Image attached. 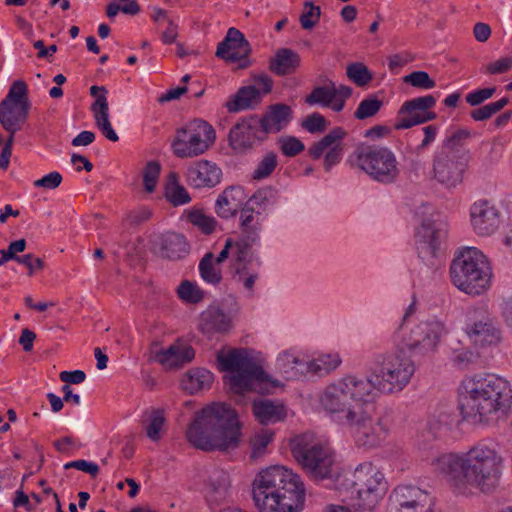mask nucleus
Listing matches in <instances>:
<instances>
[{
	"label": "nucleus",
	"mask_w": 512,
	"mask_h": 512,
	"mask_svg": "<svg viewBox=\"0 0 512 512\" xmlns=\"http://www.w3.org/2000/svg\"><path fill=\"white\" fill-rule=\"evenodd\" d=\"M243 200V188L240 186H230L218 196L215 203L216 213L223 219H229L236 214Z\"/></svg>",
	"instance_id": "2f4dec72"
},
{
	"label": "nucleus",
	"mask_w": 512,
	"mask_h": 512,
	"mask_svg": "<svg viewBox=\"0 0 512 512\" xmlns=\"http://www.w3.org/2000/svg\"><path fill=\"white\" fill-rule=\"evenodd\" d=\"M341 363L338 354H323L307 362L306 371L317 375H326L336 369Z\"/></svg>",
	"instance_id": "37998d69"
},
{
	"label": "nucleus",
	"mask_w": 512,
	"mask_h": 512,
	"mask_svg": "<svg viewBox=\"0 0 512 512\" xmlns=\"http://www.w3.org/2000/svg\"><path fill=\"white\" fill-rule=\"evenodd\" d=\"M161 171V165L157 161H149L143 170V183L145 190L149 193L155 190L159 175Z\"/></svg>",
	"instance_id": "4d7b16f0"
},
{
	"label": "nucleus",
	"mask_w": 512,
	"mask_h": 512,
	"mask_svg": "<svg viewBox=\"0 0 512 512\" xmlns=\"http://www.w3.org/2000/svg\"><path fill=\"white\" fill-rule=\"evenodd\" d=\"M165 196L167 200L174 206L187 204L191 201V197L186 188L178 183L176 173H171L165 188Z\"/></svg>",
	"instance_id": "c03bdc74"
},
{
	"label": "nucleus",
	"mask_w": 512,
	"mask_h": 512,
	"mask_svg": "<svg viewBox=\"0 0 512 512\" xmlns=\"http://www.w3.org/2000/svg\"><path fill=\"white\" fill-rule=\"evenodd\" d=\"M306 364L307 362L304 361L294 349L281 352L276 359L277 369L285 375L287 379H292L299 373L302 374L306 370Z\"/></svg>",
	"instance_id": "4c0bfd02"
},
{
	"label": "nucleus",
	"mask_w": 512,
	"mask_h": 512,
	"mask_svg": "<svg viewBox=\"0 0 512 512\" xmlns=\"http://www.w3.org/2000/svg\"><path fill=\"white\" fill-rule=\"evenodd\" d=\"M479 358V354L469 349H462L454 351L453 363L459 369H468L471 365L476 363Z\"/></svg>",
	"instance_id": "680f3d73"
},
{
	"label": "nucleus",
	"mask_w": 512,
	"mask_h": 512,
	"mask_svg": "<svg viewBox=\"0 0 512 512\" xmlns=\"http://www.w3.org/2000/svg\"><path fill=\"white\" fill-rule=\"evenodd\" d=\"M261 101L262 98L256 91V86L247 85L239 88L238 91L227 100L225 107L228 112L236 113L254 109L261 103Z\"/></svg>",
	"instance_id": "c9c22d12"
},
{
	"label": "nucleus",
	"mask_w": 512,
	"mask_h": 512,
	"mask_svg": "<svg viewBox=\"0 0 512 512\" xmlns=\"http://www.w3.org/2000/svg\"><path fill=\"white\" fill-rule=\"evenodd\" d=\"M241 437L236 411L228 404L215 402L195 414L186 430L187 441L203 451L227 450Z\"/></svg>",
	"instance_id": "f03ea898"
},
{
	"label": "nucleus",
	"mask_w": 512,
	"mask_h": 512,
	"mask_svg": "<svg viewBox=\"0 0 512 512\" xmlns=\"http://www.w3.org/2000/svg\"><path fill=\"white\" fill-rule=\"evenodd\" d=\"M415 249L420 261L431 272L425 284L430 292L444 287L445 254L440 248V238L435 226H417Z\"/></svg>",
	"instance_id": "9b49d317"
},
{
	"label": "nucleus",
	"mask_w": 512,
	"mask_h": 512,
	"mask_svg": "<svg viewBox=\"0 0 512 512\" xmlns=\"http://www.w3.org/2000/svg\"><path fill=\"white\" fill-rule=\"evenodd\" d=\"M300 55L289 48H280L269 61V70L277 76L294 73L300 66Z\"/></svg>",
	"instance_id": "72a5a7b5"
},
{
	"label": "nucleus",
	"mask_w": 512,
	"mask_h": 512,
	"mask_svg": "<svg viewBox=\"0 0 512 512\" xmlns=\"http://www.w3.org/2000/svg\"><path fill=\"white\" fill-rule=\"evenodd\" d=\"M347 132L341 127H335L319 141L310 146L308 153L317 160L324 156V168L329 171L340 163L344 154L343 140Z\"/></svg>",
	"instance_id": "6ab92c4d"
},
{
	"label": "nucleus",
	"mask_w": 512,
	"mask_h": 512,
	"mask_svg": "<svg viewBox=\"0 0 512 512\" xmlns=\"http://www.w3.org/2000/svg\"><path fill=\"white\" fill-rule=\"evenodd\" d=\"M432 174L441 184L448 181V139L443 140L433 154Z\"/></svg>",
	"instance_id": "79ce46f5"
},
{
	"label": "nucleus",
	"mask_w": 512,
	"mask_h": 512,
	"mask_svg": "<svg viewBox=\"0 0 512 512\" xmlns=\"http://www.w3.org/2000/svg\"><path fill=\"white\" fill-rule=\"evenodd\" d=\"M319 404L330 419L343 426L362 408L360 404H353L341 378L328 384L319 396Z\"/></svg>",
	"instance_id": "dca6fc26"
},
{
	"label": "nucleus",
	"mask_w": 512,
	"mask_h": 512,
	"mask_svg": "<svg viewBox=\"0 0 512 512\" xmlns=\"http://www.w3.org/2000/svg\"><path fill=\"white\" fill-rule=\"evenodd\" d=\"M96 127L100 130V132L110 141L117 142L119 137L115 130L113 129L109 115L101 116L94 118Z\"/></svg>",
	"instance_id": "338daca9"
},
{
	"label": "nucleus",
	"mask_w": 512,
	"mask_h": 512,
	"mask_svg": "<svg viewBox=\"0 0 512 512\" xmlns=\"http://www.w3.org/2000/svg\"><path fill=\"white\" fill-rule=\"evenodd\" d=\"M31 102L28 87L23 80L14 81L0 102V124L9 134L20 131L29 116Z\"/></svg>",
	"instance_id": "4468645a"
},
{
	"label": "nucleus",
	"mask_w": 512,
	"mask_h": 512,
	"mask_svg": "<svg viewBox=\"0 0 512 512\" xmlns=\"http://www.w3.org/2000/svg\"><path fill=\"white\" fill-rule=\"evenodd\" d=\"M445 331V323L436 319L420 321L408 331L395 332V341L400 351L407 352L410 357L430 359L438 350L441 336Z\"/></svg>",
	"instance_id": "1a4fd4ad"
},
{
	"label": "nucleus",
	"mask_w": 512,
	"mask_h": 512,
	"mask_svg": "<svg viewBox=\"0 0 512 512\" xmlns=\"http://www.w3.org/2000/svg\"><path fill=\"white\" fill-rule=\"evenodd\" d=\"M213 379V374L207 369H192L182 378L181 386L189 394H195L208 389L213 383Z\"/></svg>",
	"instance_id": "58836bf2"
},
{
	"label": "nucleus",
	"mask_w": 512,
	"mask_h": 512,
	"mask_svg": "<svg viewBox=\"0 0 512 512\" xmlns=\"http://www.w3.org/2000/svg\"><path fill=\"white\" fill-rule=\"evenodd\" d=\"M337 486L341 492L348 494L346 505L360 504L376 507L388 490L384 474L371 462H363L340 482Z\"/></svg>",
	"instance_id": "0eeeda50"
},
{
	"label": "nucleus",
	"mask_w": 512,
	"mask_h": 512,
	"mask_svg": "<svg viewBox=\"0 0 512 512\" xmlns=\"http://www.w3.org/2000/svg\"><path fill=\"white\" fill-rule=\"evenodd\" d=\"M107 93L108 91L105 86L93 85L90 87V95L95 98L91 105L94 118L109 115Z\"/></svg>",
	"instance_id": "49530a36"
},
{
	"label": "nucleus",
	"mask_w": 512,
	"mask_h": 512,
	"mask_svg": "<svg viewBox=\"0 0 512 512\" xmlns=\"http://www.w3.org/2000/svg\"><path fill=\"white\" fill-rule=\"evenodd\" d=\"M279 144L282 153L287 157H294L305 149L304 143L294 136L281 138Z\"/></svg>",
	"instance_id": "13d9d810"
},
{
	"label": "nucleus",
	"mask_w": 512,
	"mask_h": 512,
	"mask_svg": "<svg viewBox=\"0 0 512 512\" xmlns=\"http://www.w3.org/2000/svg\"><path fill=\"white\" fill-rule=\"evenodd\" d=\"M469 212L472 224H495L504 221L502 211L488 199H479L472 203Z\"/></svg>",
	"instance_id": "f704fd0d"
},
{
	"label": "nucleus",
	"mask_w": 512,
	"mask_h": 512,
	"mask_svg": "<svg viewBox=\"0 0 512 512\" xmlns=\"http://www.w3.org/2000/svg\"><path fill=\"white\" fill-rule=\"evenodd\" d=\"M215 139L212 125L202 119H194L176 130L171 148L178 158H193L204 154Z\"/></svg>",
	"instance_id": "f8f14e48"
},
{
	"label": "nucleus",
	"mask_w": 512,
	"mask_h": 512,
	"mask_svg": "<svg viewBox=\"0 0 512 512\" xmlns=\"http://www.w3.org/2000/svg\"><path fill=\"white\" fill-rule=\"evenodd\" d=\"M214 255L211 252L206 253L199 262V273L201 278L209 284L217 285L222 280L221 269L213 262Z\"/></svg>",
	"instance_id": "a18cd8bd"
},
{
	"label": "nucleus",
	"mask_w": 512,
	"mask_h": 512,
	"mask_svg": "<svg viewBox=\"0 0 512 512\" xmlns=\"http://www.w3.org/2000/svg\"><path fill=\"white\" fill-rule=\"evenodd\" d=\"M292 454L308 476L314 480L331 479L336 474L332 449L312 434H303L292 442Z\"/></svg>",
	"instance_id": "6e6552de"
},
{
	"label": "nucleus",
	"mask_w": 512,
	"mask_h": 512,
	"mask_svg": "<svg viewBox=\"0 0 512 512\" xmlns=\"http://www.w3.org/2000/svg\"><path fill=\"white\" fill-rule=\"evenodd\" d=\"M241 233L235 243V259L245 260L253 258L250 249L258 243L259 234L256 226H240Z\"/></svg>",
	"instance_id": "a19ab883"
},
{
	"label": "nucleus",
	"mask_w": 512,
	"mask_h": 512,
	"mask_svg": "<svg viewBox=\"0 0 512 512\" xmlns=\"http://www.w3.org/2000/svg\"><path fill=\"white\" fill-rule=\"evenodd\" d=\"M251 80V85L256 86V91L262 99L272 91L273 80L268 74L264 72L255 73L251 76Z\"/></svg>",
	"instance_id": "e2e57ef3"
},
{
	"label": "nucleus",
	"mask_w": 512,
	"mask_h": 512,
	"mask_svg": "<svg viewBox=\"0 0 512 512\" xmlns=\"http://www.w3.org/2000/svg\"><path fill=\"white\" fill-rule=\"evenodd\" d=\"M149 245L155 255L169 260L182 259L190 251V246L185 237L174 231L152 234L149 239Z\"/></svg>",
	"instance_id": "5701e85b"
},
{
	"label": "nucleus",
	"mask_w": 512,
	"mask_h": 512,
	"mask_svg": "<svg viewBox=\"0 0 512 512\" xmlns=\"http://www.w3.org/2000/svg\"><path fill=\"white\" fill-rule=\"evenodd\" d=\"M358 448L370 450L385 441L389 428L381 418L374 419L363 407L344 425Z\"/></svg>",
	"instance_id": "2eb2a0df"
},
{
	"label": "nucleus",
	"mask_w": 512,
	"mask_h": 512,
	"mask_svg": "<svg viewBox=\"0 0 512 512\" xmlns=\"http://www.w3.org/2000/svg\"><path fill=\"white\" fill-rule=\"evenodd\" d=\"M352 95V88L346 85L336 86L329 80L325 85L316 86L306 96L305 103L310 106L319 105L330 108L334 112L344 109L347 99Z\"/></svg>",
	"instance_id": "aec40b11"
},
{
	"label": "nucleus",
	"mask_w": 512,
	"mask_h": 512,
	"mask_svg": "<svg viewBox=\"0 0 512 512\" xmlns=\"http://www.w3.org/2000/svg\"><path fill=\"white\" fill-rule=\"evenodd\" d=\"M251 53L249 42L242 32L236 28H229L225 38L218 44L216 56L231 62L239 63V68L245 69L251 65L248 56Z\"/></svg>",
	"instance_id": "412c9836"
},
{
	"label": "nucleus",
	"mask_w": 512,
	"mask_h": 512,
	"mask_svg": "<svg viewBox=\"0 0 512 512\" xmlns=\"http://www.w3.org/2000/svg\"><path fill=\"white\" fill-rule=\"evenodd\" d=\"M356 165L375 182L388 185L400 176L395 153L383 145H363L355 151Z\"/></svg>",
	"instance_id": "9d476101"
},
{
	"label": "nucleus",
	"mask_w": 512,
	"mask_h": 512,
	"mask_svg": "<svg viewBox=\"0 0 512 512\" xmlns=\"http://www.w3.org/2000/svg\"><path fill=\"white\" fill-rule=\"evenodd\" d=\"M325 512H376L375 507H367L366 505H328Z\"/></svg>",
	"instance_id": "774afa93"
},
{
	"label": "nucleus",
	"mask_w": 512,
	"mask_h": 512,
	"mask_svg": "<svg viewBox=\"0 0 512 512\" xmlns=\"http://www.w3.org/2000/svg\"><path fill=\"white\" fill-rule=\"evenodd\" d=\"M195 352L191 346L172 344L167 349L156 353L155 360L165 368H179L194 358Z\"/></svg>",
	"instance_id": "7c9ffc66"
},
{
	"label": "nucleus",
	"mask_w": 512,
	"mask_h": 512,
	"mask_svg": "<svg viewBox=\"0 0 512 512\" xmlns=\"http://www.w3.org/2000/svg\"><path fill=\"white\" fill-rule=\"evenodd\" d=\"M353 404H364L372 402L380 392L378 381L374 378V372L368 377L357 375H346L341 378Z\"/></svg>",
	"instance_id": "cd10ccee"
},
{
	"label": "nucleus",
	"mask_w": 512,
	"mask_h": 512,
	"mask_svg": "<svg viewBox=\"0 0 512 512\" xmlns=\"http://www.w3.org/2000/svg\"><path fill=\"white\" fill-rule=\"evenodd\" d=\"M275 196V190L271 187L259 189L249 200L248 203L254 208H265L272 203Z\"/></svg>",
	"instance_id": "bf43d9fd"
},
{
	"label": "nucleus",
	"mask_w": 512,
	"mask_h": 512,
	"mask_svg": "<svg viewBox=\"0 0 512 512\" xmlns=\"http://www.w3.org/2000/svg\"><path fill=\"white\" fill-rule=\"evenodd\" d=\"M181 220L188 224H214V219L205 214L201 208L193 207L185 210Z\"/></svg>",
	"instance_id": "052dcab7"
},
{
	"label": "nucleus",
	"mask_w": 512,
	"mask_h": 512,
	"mask_svg": "<svg viewBox=\"0 0 512 512\" xmlns=\"http://www.w3.org/2000/svg\"><path fill=\"white\" fill-rule=\"evenodd\" d=\"M496 93V87L479 88L466 95V102L471 106H479Z\"/></svg>",
	"instance_id": "0e129e2a"
},
{
	"label": "nucleus",
	"mask_w": 512,
	"mask_h": 512,
	"mask_svg": "<svg viewBox=\"0 0 512 512\" xmlns=\"http://www.w3.org/2000/svg\"><path fill=\"white\" fill-rule=\"evenodd\" d=\"M372 370L380 392L392 393L406 387L415 373V365L409 358L396 353H386L375 358Z\"/></svg>",
	"instance_id": "ddd939ff"
},
{
	"label": "nucleus",
	"mask_w": 512,
	"mask_h": 512,
	"mask_svg": "<svg viewBox=\"0 0 512 512\" xmlns=\"http://www.w3.org/2000/svg\"><path fill=\"white\" fill-rule=\"evenodd\" d=\"M390 512H431L432 501L427 492L413 485H398L389 496Z\"/></svg>",
	"instance_id": "a211bd4d"
},
{
	"label": "nucleus",
	"mask_w": 512,
	"mask_h": 512,
	"mask_svg": "<svg viewBox=\"0 0 512 512\" xmlns=\"http://www.w3.org/2000/svg\"><path fill=\"white\" fill-rule=\"evenodd\" d=\"M185 179L193 188H213L221 182L222 170L216 163L201 159L188 165Z\"/></svg>",
	"instance_id": "a878e982"
},
{
	"label": "nucleus",
	"mask_w": 512,
	"mask_h": 512,
	"mask_svg": "<svg viewBox=\"0 0 512 512\" xmlns=\"http://www.w3.org/2000/svg\"><path fill=\"white\" fill-rule=\"evenodd\" d=\"M292 109L289 105L277 103L270 105L266 112L258 118L259 125L267 137L282 131L292 120Z\"/></svg>",
	"instance_id": "c85d7f7f"
},
{
	"label": "nucleus",
	"mask_w": 512,
	"mask_h": 512,
	"mask_svg": "<svg viewBox=\"0 0 512 512\" xmlns=\"http://www.w3.org/2000/svg\"><path fill=\"white\" fill-rule=\"evenodd\" d=\"M509 103V98L503 97L496 102L488 103L470 112V117L474 121H485L490 119L494 114L501 111Z\"/></svg>",
	"instance_id": "de8ad7c7"
},
{
	"label": "nucleus",
	"mask_w": 512,
	"mask_h": 512,
	"mask_svg": "<svg viewBox=\"0 0 512 512\" xmlns=\"http://www.w3.org/2000/svg\"><path fill=\"white\" fill-rule=\"evenodd\" d=\"M346 75L359 87L367 85L372 80V74L368 68L360 62L349 64L346 68Z\"/></svg>",
	"instance_id": "3c124183"
},
{
	"label": "nucleus",
	"mask_w": 512,
	"mask_h": 512,
	"mask_svg": "<svg viewBox=\"0 0 512 512\" xmlns=\"http://www.w3.org/2000/svg\"><path fill=\"white\" fill-rule=\"evenodd\" d=\"M512 406V389L495 374H476L459 387L458 408L463 419L476 418L490 423L505 418Z\"/></svg>",
	"instance_id": "f257e3e1"
},
{
	"label": "nucleus",
	"mask_w": 512,
	"mask_h": 512,
	"mask_svg": "<svg viewBox=\"0 0 512 512\" xmlns=\"http://www.w3.org/2000/svg\"><path fill=\"white\" fill-rule=\"evenodd\" d=\"M255 418L264 425L280 422L286 417V408L280 402L269 399H255L252 404Z\"/></svg>",
	"instance_id": "473e14b6"
},
{
	"label": "nucleus",
	"mask_w": 512,
	"mask_h": 512,
	"mask_svg": "<svg viewBox=\"0 0 512 512\" xmlns=\"http://www.w3.org/2000/svg\"><path fill=\"white\" fill-rule=\"evenodd\" d=\"M237 311L225 312L219 305H210L200 314L199 330L208 337L227 333L233 328Z\"/></svg>",
	"instance_id": "bb28decb"
},
{
	"label": "nucleus",
	"mask_w": 512,
	"mask_h": 512,
	"mask_svg": "<svg viewBox=\"0 0 512 512\" xmlns=\"http://www.w3.org/2000/svg\"><path fill=\"white\" fill-rule=\"evenodd\" d=\"M177 293L180 299L187 303H199L204 298V292L200 287L188 280L181 282L177 289Z\"/></svg>",
	"instance_id": "603ef678"
},
{
	"label": "nucleus",
	"mask_w": 512,
	"mask_h": 512,
	"mask_svg": "<svg viewBox=\"0 0 512 512\" xmlns=\"http://www.w3.org/2000/svg\"><path fill=\"white\" fill-rule=\"evenodd\" d=\"M403 82L421 90H429L435 87V82L425 71H413L403 77Z\"/></svg>",
	"instance_id": "6e6d98bb"
},
{
	"label": "nucleus",
	"mask_w": 512,
	"mask_h": 512,
	"mask_svg": "<svg viewBox=\"0 0 512 512\" xmlns=\"http://www.w3.org/2000/svg\"><path fill=\"white\" fill-rule=\"evenodd\" d=\"M260 266L261 262L258 258L235 259V262H233L235 277L249 291L250 296H253V288L256 280L259 278Z\"/></svg>",
	"instance_id": "e433bc0d"
},
{
	"label": "nucleus",
	"mask_w": 512,
	"mask_h": 512,
	"mask_svg": "<svg viewBox=\"0 0 512 512\" xmlns=\"http://www.w3.org/2000/svg\"><path fill=\"white\" fill-rule=\"evenodd\" d=\"M302 127L310 133H320L326 129L327 121L320 113L314 112L306 117Z\"/></svg>",
	"instance_id": "69168bd1"
},
{
	"label": "nucleus",
	"mask_w": 512,
	"mask_h": 512,
	"mask_svg": "<svg viewBox=\"0 0 512 512\" xmlns=\"http://www.w3.org/2000/svg\"><path fill=\"white\" fill-rule=\"evenodd\" d=\"M273 435V432L268 429H262L254 434L250 440L252 458L256 459L264 454L266 447L273 439Z\"/></svg>",
	"instance_id": "864d4df0"
},
{
	"label": "nucleus",
	"mask_w": 512,
	"mask_h": 512,
	"mask_svg": "<svg viewBox=\"0 0 512 512\" xmlns=\"http://www.w3.org/2000/svg\"><path fill=\"white\" fill-rule=\"evenodd\" d=\"M471 138V131L458 129L450 135V187L462 183L470 160L469 150L464 148Z\"/></svg>",
	"instance_id": "4be33fe9"
},
{
	"label": "nucleus",
	"mask_w": 512,
	"mask_h": 512,
	"mask_svg": "<svg viewBox=\"0 0 512 512\" xmlns=\"http://www.w3.org/2000/svg\"><path fill=\"white\" fill-rule=\"evenodd\" d=\"M230 486L231 481L227 471L221 468L212 469L205 483L207 501L219 504L228 496Z\"/></svg>",
	"instance_id": "c756f323"
},
{
	"label": "nucleus",
	"mask_w": 512,
	"mask_h": 512,
	"mask_svg": "<svg viewBox=\"0 0 512 512\" xmlns=\"http://www.w3.org/2000/svg\"><path fill=\"white\" fill-rule=\"evenodd\" d=\"M501 457L487 446L477 445L465 454L450 453V490L468 495L473 488L492 492L498 485Z\"/></svg>",
	"instance_id": "7ed1b4c3"
},
{
	"label": "nucleus",
	"mask_w": 512,
	"mask_h": 512,
	"mask_svg": "<svg viewBox=\"0 0 512 512\" xmlns=\"http://www.w3.org/2000/svg\"><path fill=\"white\" fill-rule=\"evenodd\" d=\"M220 369L229 372L224 379L235 393H243L254 389L256 384L269 383L277 387L279 382L272 380L261 365L249 354L247 349H231L217 355Z\"/></svg>",
	"instance_id": "423d86ee"
},
{
	"label": "nucleus",
	"mask_w": 512,
	"mask_h": 512,
	"mask_svg": "<svg viewBox=\"0 0 512 512\" xmlns=\"http://www.w3.org/2000/svg\"><path fill=\"white\" fill-rule=\"evenodd\" d=\"M143 426L146 436L153 442H158L166 426L164 410L151 408L144 413Z\"/></svg>",
	"instance_id": "ea45409f"
},
{
	"label": "nucleus",
	"mask_w": 512,
	"mask_h": 512,
	"mask_svg": "<svg viewBox=\"0 0 512 512\" xmlns=\"http://www.w3.org/2000/svg\"><path fill=\"white\" fill-rule=\"evenodd\" d=\"M278 165V157L274 152H267L257 164L252 177L255 180L268 178Z\"/></svg>",
	"instance_id": "09e8293b"
},
{
	"label": "nucleus",
	"mask_w": 512,
	"mask_h": 512,
	"mask_svg": "<svg viewBox=\"0 0 512 512\" xmlns=\"http://www.w3.org/2000/svg\"><path fill=\"white\" fill-rule=\"evenodd\" d=\"M266 139L258 118L251 116L235 124L229 132V143L233 150L245 152Z\"/></svg>",
	"instance_id": "b1692460"
},
{
	"label": "nucleus",
	"mask_w": 512,
	"mask_h": 512,
	"mask_svg": "<svg viewBox=\"0 0 512 512\" xmlns=\"http://www.w3.org/2000/svg\"><path fill=\"white\" fill-rule=\"evenodd\" d=\"M252 494L259 512H300L305 501L300 477L281 465L262 470L253 482Z\"/></svg>",
	"instance_id": "20e7f679"
},
{
	"label": "nucleus",
	"mask_w": 512,
	"mask_h": 512,
	"mask_svg": "<svg viewBox=\"0 0 512 512\" xmlns=\"http://www.w3.org/2000/svg\"><path fill=\"white\" fill-rule=\"evenodd\" d=\"M436 104L433 95H425L405 101L399 109L394 128L408 129L433 120L436 115L430 111Z\"/></svg>",
	"instance_id": "f3484780"
},
{
	"label": "nucleus",
	"mask_w": 512,
	"mask_h": 512,
	"mask_svg": "<svg viewBox=\"0 0 512 512\" xmlns=\"http://www.w3.org/2000/svg\"><path fill=\"white\" fill-rule=\"evenodd\" d=\"M320 15V7L314 5L311 1H306L299 19L301 27L305 30H311L318 23Z\"/></svg>",
	"instance_id": "5fc2aeb1"
},
{
	"label": "nucleus",
	"mask_w": 512,
	"mask_h": 512,
	"mask_svg": "<svg viewBox=\"0 0 512 512\" xmlns=\"http://www.w3.org/2000/svg\"><path fill=\"white\" fill-rule=\"evenodd\" d=\"M492 268L487 256L476 247H460L450 263V277L461 292L477 297L491 287Z\"/></svg>",
	"instance_id": "39448f33"
},
{
	"label": "nucleus",
	"mask_w": 512,
	"mask_h": 512,
	"mask_svg": "<svg viewBox=\"0 0 512 512\" xmlns=\"http://www.w3.org/2000/svg\"><path fill=\"white\" fill-rule=\"evenodd\" d=\"M474 314L480 317L467 328V334L475 345L485 347L497 345L501 341V331L495 320L482 307L474 308Z\"/></svg>",
	"instance_id": "393cba45"
},
{
	"label": "nucleus",
	"mask_w": 512,
	"mask_h": 512,
	"mask_svg": "<svg viewBox=\"0 0 512 512\" xmlns=\"http://www.w3.org/2000/svg\"><path fill=\"white\" fill-rule=\"evenodd\" d=\"M383 102L377 97L371 96L363 99L354 112V117L364 120L376 115L381 109Z\"/></svg>",
	"instance_id": "8fccbe9b"
}]
</instances>
